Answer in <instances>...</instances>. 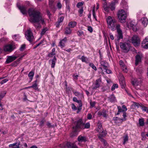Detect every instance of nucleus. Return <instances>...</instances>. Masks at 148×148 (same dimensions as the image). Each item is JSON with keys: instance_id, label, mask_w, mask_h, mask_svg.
Returning a JSON list of instances; mask_svg holds the SVG:
<instances>
[{"instance_id": "41", "label": "nucleus", "mask_w": 148, "mask_h": 148, "mask_svg": "<svg viewBox=\"0 0 148 148\" xmlns=\"http://www.w3.org/2000/svg\"><path fill=\"white\" fill-rule=\"evenodd\" d=\"M89 65L90 66H91L92 69H94L95 71L97 70V69L96 67L95 66L94 64L91 63H89Z\"/></svg>"}, {"instance_id": "48", "label": "nucleus", "mask_w": 148, "mask_h": 148, "mask_svg": "<svg viewBox=\"0 0 148 148\" xmlns=\"http://www.w3.org/2000/svg\"><path fill=\"white\" fill-rule=\"evenodd\" d=\"M13 39H15L16 40H18L17 38H20V36L18 35H15L13 36Z\"/></svg>"}, {"instance_id": "3", "label": "nucleus", "mask_w": 148, "mask_h": 148, "mask_svg": "<svg viewBox=\"0 0 148 148\" xmlns=\"http://www.w3.org/2000/svg\"><path fill=\"white\" fill-rule=\"evenodd\" d=\"M108 28L114 31L117 28V25H120L117 23L116 20L111 16H108L106 19Z\"/></svg>"}, {"instance_id": "46", "label": "nucleus", "mask_w": 148, "mask_h": 148, "mask_svg": "<svg viewBox=\"0 0 148 148\" xmlns=\"http://www.w3.org/2000/svg\"><path fill=\"white\" fill-rule=\"evenodd\" d=\"M118 87V85L117 84H114L112 87L111 90H114L115 88H117Z\"/></svg>"}, {"instance_id": "59", "label": "nucleus", "mask_w": 148, "mask_h": 148, "mask_svg": "<svg viewBox=\"0 0 148 148\" xmlns=\"http://www.w3.org/2000/svg\"><path fill=\"white\" fill-rule=\"evenodd\" d=\"M72 108L74 110H77V108L74 104H72Z\"/></svg>"}, {"instance_id": "21", "label": "nucleus", "mask_w": 148, "mask_h": 148, "mask_svg": "<svg viewBox=\"0 0 148 148\" xmlns=\"http://www.w3.org/2000/svg\"><path fill=\"white\" fill-rule=\"evenodd\" d=\"M17 58L14 56H9L6 59V62L7 64L15 60Z\"/></svg>"}, {"instance_id": "43", "label": "nucleus", "mask_w": 148, "mask_h": 148, "mask_svg": "<svg viewBox=\"0 0 148 148\" xmlns=\"http://www.w3.org/2000/svg\"><path fill=\"white\" fill-rule=\"evenodd\" d=\"M123 119H121V120L122 121L126 120V117L127 116L125 112H123Z\"/></svg>"}, {"instance_id": "18", "label": "nucleus", "mask_w": 148, "mask_h": 148, "mask_svg": "<svg viewBox=\"0 0 148 148\" xmlns=\"http://www.w3.org/2000/svg\"><path fill=\"white\" fill-rule=\"evenodd\" d=\"M17 6L18 9L20 10L21 12L23 14H26L27 13V11L26 8L23 6H20L17 3Z\"/></svg>"}, {"instance_id": "52", "label": "nucleus", "mask_w": 148, "mask_h": 148, "mask_svg": "<svg viewBox=\"0 0 148 148\" xmlns=\"http://www.w3.org/2000/svg\"><path fill=\"white\" fill-rule=\"evenodd\" d=\"M8 81V79H5L2 80L1 82H0V83L1 84H3L6 83L7 81Z\"/></svg>"}, {"instance_id": "64", "label": "nucleus", "mask_w": 148, "mask_h": 148, "mask_svg": "<svg viewBox=\"0 0 148 148\" xmlns=\"http://www.w3.org/2000/svg\"><path fill=\"white\" fill-rule=\"evenodd\" d=\"M100 64H101V65L102 66H104V68H105V67H106V66L105 65H104V62L103 61H101V62H100Z\"/></svg>"}, {"instance_id": "40", "label": "nucleus", "mask_w": 148, "mask_h": 148, "mask_svg": "<svg viewBox=\"0 0 148 148\" xmlns=\"http://www.w3.org/2000/svg\"><path fill=\"white\" fill-rule=\"evenodd\" d=\"M36 81H35V83L33 84L32 86V88H33L35 90H36L38 89V88L37 87V85L36 84Z\"/></svg>"}, {"instance_id": "31", "label": "nucleus", "mask_w": 148, "mask_h": 148, "mask_svg": "<svg viewBox=\"0 0 148 148\" xmlns=\"http://www.w3.org/2000/svg\"><path fill=\"white\" fill-rule=\"evenodd\" d=\"M49 62L51 63V67L54 68L55 64L56 59L54 58L53 60H50Z\"/></svg>"}, {"instance_id": "1", "label": "nucleus", "mask_w": 148, "mask_h": 148, "mask_svg": "<svg viewBox=\"0 0 148 148\" xmlns=\"http://www.w3.org/2000/svg\"><path fill=\"white\" fill-rule=\"evenodd\" d=\"M30 18L29 21L33 23L36 28L41 27L40 23L42 25L45 24L44 18L38 11L34 8H30L28 11Z\"/></svg>"}, {"instance_id": "20", "label": "nucleus", "mask_w": 148, "mask_h": 148, "mask_svg": "<svg viewBox=\"0 0 148 148\" xmlns=\"http://www.w3.org/2000/svg\"><path fill=\"white\" fill-rule=\"evenodd\" d=\"M142 57V54H137L136 57L135 64L136 65L141 61Z\"/></svg>"}, {"instance_id": "39", "label": "nucleus", "mask_w": 148, "mask_h": 148, "mask_svg": "<svg viewBox=\"0 0 148 148\" xmlns=\"http://www.w3.org/2000/svg\"><path fill=\"white\" fill-rule=\"evenodd\" d=\"M71 29L68 27H67L66 29V31H65V33L67 34H70L71 33Z\"/></svg>"}, {"instance_id": "10", "label": "nucleus", "mask_w": 148, "mask_h": 148, "mask_svg": "<svg viewBox=\"0 0 148 148\" xmlns=\"http://www.w3.org/2000/svg\"><path fill=\"white\" fill-rule=\"evenodd\" d=\"M60 146L62 148H78L77 145L74 143L69 142L66 144H60Z\"/></svg>"}, {"instance_id": "19", "label": "nucleus", "mask_w": 148, "mask_h": 148, "mask_svg": "<svg viewBox=\"0 0 148 148\" xmlns=\"http://www.w3.org/2000/svg\"><path fill=\"white\" fill-rule=\"evenodd\" d=\"M101 83V78H99L97 79L96 80L95 83L94 84L93 88V89H96L97 88H99Z\"/></svg>"}, {"instance_id": "9", "label": "nucleus", "mask_w": 148, "mask_h": 148, "mask_svg": "<svg viewBox=\"0 0 148 148\" xmlns=\"http://www.w3.org/2000/svg\"><path fill=\"white\" fill-rule=\"evenodd\" d=\"M25 37L30 42H32L34 39L33 34L30 29L27 30L25 33Z\"/></svg>"}, {"instance_id": "62", "label": "nucleus", "mask_w": 148, "mask_h": 148, "mask_svg": "<svg viewBox=\"0 0 148 148\" xmlns=\"http://www.w3.org/2000/svg\"><path fill=\"white\" fill-rule=\"evenodd\" d=\"M85 58L84 56H82L81 58V60L83 62H85Z\"/></svg>"}, {"instance_id": "57", "label": "nucleus", "mask_w": 148, "mask_h": 148, "mask_svg": "<svg viewBox=\"0 0 148 148\" xmlns=\"http://www.w3.org/2000/svg\"><path fill=\"white\" fill-rule=\"evenodd\" d=\"M83 12V8H82L79 11V16H82V13Z\"/></svg>"}, {"instance_id": "36", "label": "nucleus", "mask_w": 148, "mask_h": 148, "mask_svg": "<svg viewBox=\"0 0 148 148\" xmlns=\"http://www.w3.org/2000/svg\"><path fill=\"white\" fill-rule=\"evenodd\" d=\"M56 7L58 9H60L62 7V5L60 1H58L56 4Z\"/></svg>"}, {"instance_id": "44", "label": "nucleus", "mask_w": 148, "mask_h": 148, "mask_svg": "<svg viewBox=\"0 0 148 148\" xmlns=\"http://www.w3.org/2000/svg\"><path fill=\"white\" fill-rule=\"evenodd\" d=\"M47 30V28H43L42 31V32L41 33V35H42L44 34L45 33H46V32Z\"/></svg>"}, {"instance_id": "2", "label": "nucleus", "mask_w": 148, "mask_h": 148, "mask_svg": "<svg viewBox=\"0 0 148 148\" xmlns=\"http://www.w3.org/2000/svg\"><path fill=\"white\" fill-rule=\"evenodd\" d=\"M74 126L73 127V128L75 129H80L83 130L85 129L89 128L90 126V125L89 122L85 124L83 122L82 119H80L74 122Z\"/></svg>"}, {"instance_id": "25", "label": "nucleus", "mask_w": 148, "mask_h": 148, "mask_svg": "<svg viewBox=\"0 0 148 148\" xmlns=\"http://www.w3.org/2000/svg\"><path fill=\"white\" fill-rule=\"evenodd\" d=\"M20 145V142H19L17 143L10 144L9 145V147H12V148H19Z\"/></svg>"}, {"instance_id": "54", "label": "nucleus", "mask_w": 148, "mask_h": 148, "mask_svg": "<svg viewBox=\"0 0 148 148\" xmlns=\"http://www.w3.org/2000/svg\"><path fill=\"white\" fill-rule=\"evenodd\" d=\"M106 68V67L104 69L105 70L106 72V73L108 74H110L111 73V71L110 69H107Z\"/></svg>"}, {"instance_id": "49", "label": "nucleus", "mask_w": 148, "mask_h": 148, "mask_svg": "<svg viewBox=\"0 0 148 148\" xmlns=\"http://www.w3.org/2000/svg\"><path fill=\"white\" fill-rule=\"evenodd\" d=\"M84 3L83 2L78 3L77 4V7L79 8Z\"/></svg>"}, {"instance_id": "35", "label": "nucleus", "mask_w": 148, "mask_h": 148, "mask_svg": "<svg viewBox=\"0 0 148 148\" xmlns=\"http://www.w3.org/2000/svg\"><path fill=\"white\" fill-rule=\"evenodd\" d=\"M139 123L140 126H143L144 125V121L143 119H140L139 120Z\"/></svg>"}, {"instance_id": "5", "label": "nucleus", "mask_w": 148, "mask_h": 148, "mask_svg": "<svg viewBox=\"0 0 148 148\" xmlns=\"http://www.w3.org/2000/svg\"><path fill=\"white\" fill-rule=\"evenodd\" d=\"M117 16L118 18L121 23H123L125 21L127 15L124 10H119Z\"/></svg>"}, {"instance_id": "15", "label": "nucleus", "mask_w": 148, "mask_h": 148, "mask_svg": "<svg viewBox=\"0 0 148 148\" xmlns=\"http://www.w3.org/2000/svg\"><path fill=\"white\" fill-rule=\"evenodd\" d=\"M142 46L143 48L147 49L148 48V37H146L142 41Z\"/></svg>"}, {"instance_id": "12", "label": "nucleus", "mask_w": 148, "mask_h": 148, "mask_svg": "<svg viewBox=\"0 0 148 148\" xmlns=\"http://www.w3.org/2000/svg\"><path fill=\"white\" fill-rule=\"evenodd\" d=\"M120 25H118L117 26V28L116 29L117 30L118 33L117 40V41H119L120 39L123 38V36L122 32L120 28Z\"/></svg>"}, {"instance_id": "29", "label": "nucleus", "mask_w": 148, "mask_h": 148, "mask_svg": "<svg viewBox=\"0 0 148 148\" xmlns=\"http://www.w3.org/2000/svg\"><path fill=\"white\" fill-rule=\"evenodd\" d=\"M56 54L55 49L53 48L52 50V52L48 54V56L51 57H54L55 58Z\"/></svg>"}, {"instance_id": "7", "label": "nucleus", "mask_w": 148, "mask_h": 148, "mask_svg": "<svg viewBox=\"0 0 148 148\" xmlns=\"http://www.w3.org/2000/svg\"><path fill=\"white\" fill-rule=\"evenodd\" d=\"M115 4L114 3L112 2L108 6L106 2H104L103 4V7L104 10L106 12H108L109 10V8H110L112 11L114 10L115 9Z\"/></svg>"}, {"instance_id": "16", "label": "nucleus", "mask_w": 148, "mask_h": 148, "mask_svg": "<svg viewBox=\"0 0 148 148\" xmlns=\"http://www.w3.org/2000/svg\"><path fill=\"white\" fill-rule=\"evenodd\" d=\"M88 140V138L86 136L82 135L79 136L77 139V141L79 142H85Z\"/></svg>"}, {"instance_id": "42", "label": "nucleus", "mask_w": 148, "mask_h": 148, "mask_svg": "<svg viewBox=\"0 0 148 148\" xmlns=\"http://www.w3.org/2000/svg\"><path fill=\"white\" fill-rule=\"evenodd\" d=\"M53 0H49V6L51 8H52L54 7L53 5Z\"/></svg>"}, {"instance_id": "45", "label": "nucleus", "mask_w": 148, "mask_h": 148, "mask_svg": "<svg viewBox=\"0 0 148 148\" xmlns=\"http://www.w3.org/2000/svg\"><path fill=\"white\" fill-rule=\"evenodd\" d=\"M95 6L93 7V9L92 10V15L93 18L95 19V20L97 21L96 18V16L95 11Z\"/></svg>"}, {"instance_id": "53", "label": "nucleus", "mask_w": 148, "mask_h": 148, "mask_svg": "<svg viewBox=\"0 0 148 148\" xmlns=\"http://www.w3.org/2000/svg\"><path fill=\"white\" fill-rule=\"evenodd\" d=\"M88 30L90 33L92 32L93 31L92 28L90 26H88Z\"/></svg>"}, {"instance_id": "55", "label": "nucleus", "mask_w": 148, "mask_h": 148, "mask_svg": "<svg viewBox=\"0 0 148 148\" xmlns=\"http://www.w3.org/2000/svg\"><path fill=\"white\" fill-rule=\"evenodd\" d=\"M25 48V45H23L20 48V49L21 51H23L24 49Z\"/></svg>"}, {"instance_id": "63", "label": "nucleus", "mask_w": 148, "mask_h": 148, "mask_svg": "<svg viewBox=\"0 0 148 148\" xmlns=\"http://www.w3.org/2000/svg\"><path fill=\"white\" fill-rule=\"evenodd\" d=\"M74 94L76 96H78L80 95V93L78 92L75 91L74 92Z\"/></svg>"}, {"instance_id": "14", "label": "nucleus", "mask_w": 148, "mask_h": 148, "mask_svg": "<svg viewBox=\"0 0 148 148\" xmlns=\"http://www.w3.org/2000/svg\"><path fill=\"white\" fill-rule=\"evenodd\" d=\"M119 64L123 72L124 73H127L128 71L127 68L123 62L122 60H120L119 62Z\"/></svg>"}, {"instance_id": "6", "label": "nucleus", "mask_w": 148, "mask_h": 148, "mask_svg": "<svg viewBox=\"0 0 148 148\" xmlns=\"http://www.w3.org/2000/svg\"><path fill=\"white\" fill-rule=\"evenodd\" d=\"M142 80L140 78L135 79L132 81V84L135 88L137 89H140Z\"/></svg>"}, {"instance_id": "23", "label": "nucleus", "mask_w": 148, "mask_h": 148, "mask_svg": "<svg viewBox=\"0 0 148 148\" xmlns=\"http://www.w3.org/2000/svg\"><path fill=\"white\" fill-rule=\"evenodd\" d=\"M67 41V39L66 37L64 38L63 39L61 40L59 42V46L63 48L65 46V44Z\"/></svg>"}, {"instance_id": "33", "label": "nucleus", "mask_w": 148, "mask_h": 148, "mask_svg": "<svg viewBox=\"0 0 148 148\" xmlns=\"http://www.w3.org/2000/svg\"><path fill=\"white\" fill-rule=\"evenodd\" d=\"M139 106V104L138 103L134 102L133 103L131 106V108H134L136 107L138 108Z\"/></svg>"}, {"instance_id": "13", "label": "nucleus", "mask_w": 148, "mask_h": 148, "mask_svg": "<svg viewBox=\"0 0 148 148\" xmlns=\"http://www.w3.org/2000/svg\"><path fill=\"white\" fill-rule=\"evenodd\" d=\"M64 18V16L63 13L61 12L59 13L58 18V23L56 25V27H59L60 23L62 22Z\"/></svg>"}, {"instance_id": "22", "label": "nucleus", "mask_w": 148, "mask_h": 148, "mask_svg": "<svg viewBox=\"0 0 148 148\" xmlns=\"http://www.w3.org/2000/svg\"><path fill=\"white\" fill-rule=\"evenodd\" d=\"M101 132L98 135V138L101 141L104 142L105 141V140L102 139V138L106 136L107 134V132H106L105 131L102 130Z\"/></svg>"}, {"instance_id": "27", "label": "nucleus", "mask_w": 148, "mask_h": 148, "mask_svg": "<svg viewBox=\"0 0 148 148\" xmlns=\"http://www.w3.org/2000/svg\"><path fill=\"white\" fill-rule=\"evenodd\" d=\"M76 25L77 23L75 21H71L69 23L68 26L70 27L73 28Z\"/></svg>"}, {"instance_id": "11", "label": "nucleus", "mask_w": 148, "mask_h": 148, "mask_svg": "<svg viewBox=\"0 0 148 148\" xmlns=\"http://www.w3.org/2000/svg\"><path fill=\"white\" fill-rule=\"evenodd\" d=\"M15 48V46L12 45H8L5 46L4 47V50L6 52H10Z\"/></svg>"}, {"instance_id": "61", "label": "nucleus", "mask_w": 148, "mask_h": 148, "mask_svg": "<svg viewBox=\"0 0 148 148\" xmlns=\"http://www.w3.org/2000/svg\"><path fill=\"white\" fill-rule=\"evenodd\" d=\"M121 3L124 5H127V3L125 0H122Z\"/></svg>"}, {"instance_id": "38", "label": "nucleus", "mask_w": 148, "mask_h": 148, "mask_svg": "<svg viewBox=\"0 0 148 148\" xmlns=\"http://www.w3.org/2000/svg\"><path fill=\"white\" fill-rule=\"evenodd\" d=\"M128 136L127 135H126L125 136L123 137V144H125L128 141Z\"/></svg>"}, {"instance_id": "4", "label": "nucleus", "mask_w": 148, "mask_h": 148, "mask_svg": "<svg viewBox=\"0 0 148 148\" xmlns=\"http://www.w3.org/2000/svg\"><path fill=\"white\" fill-rule=\"evenodd\" d=\"M119 45L123 52L127 53L130 49L131 45L128 42H121L119 43Z\"/></svg>"}, {"instance_id": "28", "label": "nucleus", "mask_w": 148, "mask_h": 148, "mask_svg": "<svg viewBox=\"0 0 148 148\" xmlns=\"http://www.w3.org/2000/svg\"><path fill=\"white\" fill-rule=\"evenodd\" d=\"M103 128L101 124L99 123H98L97 125V127L96 129L97 131L101 132Z\"/></svg>"}, {"instance_id": "30", "label": "nucleus", "mask_w": 148, "mask_h": 148, "mask_svg": "<svg viewBox=\"0 0 148 148\" xmlns=\"http://www.w3.org/2000/svg\"><path fill=\"white\" fill-rule=\"evenodd\" d=\"M34 73L32 71H31L29 73L28 75V76L29 77V79H30V82H31L32 81L33 79V77L34 76Z\"/></svg>"}, {"instance_id": "34", "label": "nucleus", "mask_w": 148, "mask_h": 148, "mask_svg": "<svg viewBox=\"0 0 148 148\" xmlns=\"http://www.w3.org/2000/svg\"><path fill=\"white\" fill-rule=\"evenodd\" d=\"M124 79V77H122L120 79H119L120 84L123 87H124V85L125 84V82Z\"/></svg>"}, {"instance_id": "17", "label": "nucleus", "mask_w": 148, "mask_h": 148, "mask_svg": "<svg viewBox=\"0 0 148 148\" xmlns=\"http://www.w3.org/2000/svg\"><path fill=\"white\" fill-rule=\"evenodd\" d=\"M127 26L129 28L132 29L133 31L134 32L137 31V28L136 25L134 23V22L133 21L129 23H127Z\"/></svg>"}, {"instance_id": "47", "label": "nucleus", "mask_w": 148, "mask_h": 148, "mask_svg": "<svg viewBox=\"0 0 148 148\" xmlns=\"http://www.w3.org/2000/svg\"><path fill=\"white\" fill-rule=\"evenodd\" d=\"M77 34L78 36H82L83 35H84V33L83 31L82 30L79 31L77 32Z\"/></svg>"}, {"instance_id": "56", "label": "nucleus", "mask_w": 148, "mask_h": 148, "mask_svg": "<svg viewBox=\"0 0 148 148\" xmlns=\"http://www.w3.org/2000/svg\"><path fill=\"white\" fill-rule=\"evenodd\" d=\"M113 120L115 121H116L117 120L121 121V118H118V117H114L113 118Z\"/></svg>"}, {"instance_id": "26", "label": "nucleus", "mask_w": 148, "mask_h": 148, "mask_svg": "<svg viewBox=\"0 0 148 148\" xmlns=\"http://www.w3.org/2000/svg\"><path fill=\"white\" fill-rule=\"evenodd\" d=\"M98 114L99 115H102L104 117H106L107 115V112L105 110H103L102 111H100L98 112Z\"/></svg>"}, {"instance_id": "58", "label": "nucleus", "mask_w": 148, "mask_h": 148, "mask_svg": "<svg viewBox=\"0 0 148 148\" xmlns=\"http://www.w3.org/2000/svg\"><path fill=\"white\" fill-rule=\"evenodd\" d=\"M87 118L88 119H91L92 118V115L90 114H88Z\"/></svg>"}, {"instance_id": "32", "label": "nucleus", "mask_w": 148, "mask_h": 148, "mask_svg": "<svg viewBox=\"0 0 148 148\" xmlns=\"http://www.w3.org/2000/svg\"><path fill=\"white\" fill-rule=\"evenodd\" d=\"M109 100L111 102H114L116 101V99L114 95H112L109 97Z\"/></svg>"}, {"instance_id": "24", "label": "nucleus", "mask_w": 148, "mask_h": 148, "mask_svg": "<svg viewBox=\"0 0 148 148\" xmlns=\"http://www.w3.org/2000/svg\"><path fill=\"white\" fill-rule=\"evenodd\" d=\"M142 23L145 27H146L148 24V20L146 18H143L141 19Z\"/></svg>"}, {"instance_id": "8", "label": "nucleus", "mask_w": 148, "mask_h": 148, "mask_svg": "<svg viewBox=\"0 0 148 148\" xmlns=\"http://www.w3.org/2000/svg\"><path fill=\"white\" fill-rule=\"evenodd\" d=\"M131 41L135 47H138L140 45V40L139 37L137 35H134L132 38Z\"/></svg>"}, {"instance_id": "51", "label": "nucleus", "mask_w": 148, "mask_h": 148, "mask_svg": "<svg viewBox=\"0 0 148 148\" xmlns=\"http://www.w3.org/2000/svg\"><path fill=\"white\" fill-rule=\"evenodd\" d=\"M95 101H90V106L92 107H94L95 106Z\"/></svg>"}, {"instance_id": "37", "label": "nucleus", "mask_w": 148, "mask_h": 148, "mask_svg": "<svg viewBox=\"0 0 148 148\" xmlns=\"http://www.w3.org/2000/svg\"><path fill=\"white\" fill-rule=\"evenodd\" d=\"M6 93V91H3L0 93V100H1L5 96Z\"/></svg>"}, {"instance_id": "60", "label": "nucleus", "mask_w": 148, "mask_h": 148, "mask_svg": "<svg viewBox=\"0 0 148 148\" xmlns=\"http://www.w3.org/2000/svg\"><path fill=\"white\" fill-rule=\"evenodd\" d=\"M122 108L125 112L127 110V109L125 106L123 105L122 106Z\"/></svg>"}, {"instance_id": "50", "label": "nucleus", "mask_w": 148, "mask_h": 148, "mask_svg": "<svg viewBox=\"0 0 148 148\" xmlns=\"http://www.w3.org/2000/svg\"><path fill=\"white\" fill-rule=\"evenodd\" d=\"M118 110H119V112H125L124 110L122 109L121 107L120 106H118L117 107Z\"/></svg>"}]
</instances>
